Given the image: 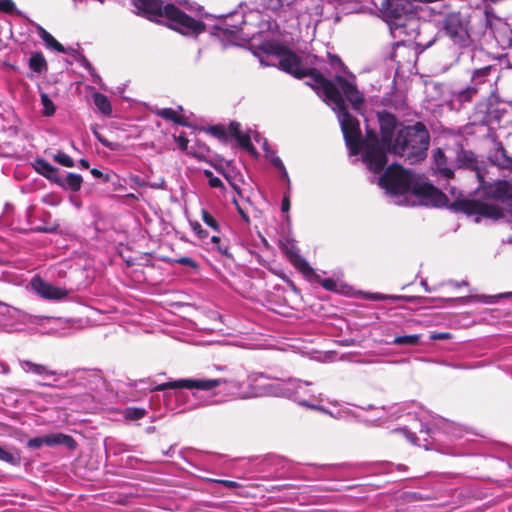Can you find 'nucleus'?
Returning <instances> with one entry per match:
<instances>
[{"instance_id":"obj_56","label":"nucleus","mask_w":512,"mask_h":512,"mask_svg":"<svg viewBox=\"0 0 512 512\" xmlns=\"http://www.w3.org/2000/svg\"><path fill=\"white\" fill-rule=\"evenodd\" d=\"M91 174L97 178H100L103 175L102 172L96 168L91 169Z\"/></svg>"},{"instance_id":"obj_39","label":"nucleus","mask_w":512,"mask_h":512,"mask_svg":"<svg viewBox=\"0 0 512 512\" xmlns=\"http://www.w3.org/2000/svg\"><path fill=\"white\" fill-rule=\"evenodd\" d=\"M191 228L199 239H205L208 237V232L204 230L198 222L191 223Z\"/></svg>"},{"instance_id":"obj_63","label":"nucleus","mask_w":512,"mask_h":512,"mask_svg":"<svg viewBox=\"0 0 512 512\" xmlns=\"http://www.w3.org/2000/svg\"><path fill=\"white\" fill-rule=\"evenodd\" d=\"M31 211H32V207H28L27 210H26L27 216H30Z\"/></svg>"},{"instance_id":"obj_34","label":"nucleus","mask_w":512,"mask_h":512,"mask_svg":"<svg viewBox=\"0 0 512 512\" xmlns=\"http://www.w3.org/2000/svg\"><path fill=\"white\" fill-rule=\"evenodd\" d=\"M202 221L215 231H219L218 221L205 209L201 211Z\"/></svg>"},{"instance_id":"obj_54","label":"nucleus","mask_w":512,"mask_h":512,"mask_svg":"<svg viewBox=\"0 0 512 512\" xmlns=\"http://www.w3.org/2000/svg\"><path fill=\"white\" fill-rule=\"evenodd\" d=\"M450 284L456 288H459L461 286H466L468 283H467V281H461V282L451 281Z\"/></svg>"},{"instance_id":"obj_51","label":"nucleus","mask_w":512,"mask_h":512,"mask_svg":"<svg viewBox=\"0 0 512 512\" xmlns=\"http://www.w3.org/2000/svg\"><path fill=\"white\" fill-rule=\"evenodd\" d=\"M289 209H290V201H289V198L287 196H285L281 203V210L283 212H287Z\"/></svg>"},{"instance_id":"obj_3","label":"nucleus","mask_w":512,"mask_h":512,"mask_svg":"<svg viewBox=\"0 0 512 512\" xmlns=\"http://www.w3.org/2000/svg\"><path fill=\"white\" fill-rule=\"evenodd\" d=\"M457 167L467 168L475 172L479 181V189L487 195L486 201H466L464 211L468 215H475L476 221L480 218L499 219L504 216L503 210L498 205V201H512V179L498 180L494 183L486 184L485 173L480 168L479 161L471 151L462 150L457 156Z\"/></svg>"},{"instance_id":"obj_57","label":"nucleus","mask_w":512,"mask_h":512,"mask_svg":"<svg viewBox=\"0 0 512 512\" xmlns=\"http://www.w3.org/2000/svg\"><path fill=\"white\" fill-rule=\"evenodd\" d=\"M322 12H323V10H322V6H321V5H319V4H318V5H316V7H315V11H314L313 13H314L315 15H317V16H320V15H322Z\"/></svg>"},{"instance_id":"obj_58","label":"nucleus","mask_w":512,"mask_h":512,"mask_svg":"<svg viewBox=\"0 0 512 512\" xmlns=\"http://www.w3.org/2000/svg\"><path fill=\"white\" fill-rule=\"evenodd\" d=\"M79 163H80L82 168H85V169L89 168V162L86 159H81L79 161Z\"/></svg>"},{"instance_id":"obj_27","label":"nucleus","mask_w":512,"mask_h":512,"mask_svg":"<svg viewBox=\"0 0 512 512\" xmlns=\"http://www.w3.org/2000/svg\"><path fill=\"white\" fill-rule=\"evenodd\" d=\"M146 415L144 408L127 407L123 410V416L128 420H138Z\"/></svg>"},{"instance_id":"obj_36","label":"nucleus","mask_w":512,"mask_h":512,"mask_svg":"<svg viewBox=\"0 0 512 512\" xmlns=\"http://www.w3.org/2000/svg\"><path fill=\"white\" fill-rule=\"evenodd\" d=\"M265 152H266V157L270 160L271 164L275 168H277V169L283 168L284 164H283L282 160L275 154V152L270 151L268 148L265 150Z\"/></svg>"},{"instance_id":"obj_16","label":"nucleus","mask_w":512,"mask_h":512,"mask_svg":"<svg viewBox=\"0 0 512 512\" xmlns=\"http://www.w3.org/2000/svg\"><path fill=\"white\" fill-rule=\"evenodd\" d=\"M19 364L25 373H32L43 377L58 375L56 371L49 369L46 365L37 364L29 360H20Z\"/></svg>"},{"instance_id":"obj_30","label":"nucleus","mask_w":512,"mask_h":512,"mask_svg":"<svg viewBox=\"0 0 512 512\" xmlns=\"http://www.w3.org/2000/svg\"><path fill=\"white\" fill-rule=\"evenodd\" d=\"M292 3L293 0H264L265 7L275 12L290 6Z\"/></svg>"},{"instance_id":"obj_38","label":"nucleus","mask_w":512,"mask_h":512,"mask_svg":"<svg viewBox=\"0 0 512 512\" xmlns=\"http://www.w3.org/2000/svg\"><path fill=\"white\" fill-rule=\"evenodd\" d=\"M174 262L180 265L188 266L192 269L198 268L197 262L191 257H180L175 259Z\"/></svg>"},{"instance_id":"obj_20","label":"nucleus","mask_w":512,"mask_h":512,"mask_svg":"<svg viewBox=\"0 0 512 512\" xmlns=\"http://www.w3.org/2000/svg\"><path fill=\"white\" fill-rule=\"evenodd\" d=\"M35 163L37 172H39L41 175H43L44 177L51 181H54L58 184L61 183V180L58 177L57 168L53 167L44 159H37Z\"/></svg>"},{"instance_id":"obj_8","label":"nucleus","mask_w":512,"mask_h":512,"mask_svg":"<svg viewBox=\"0 0 512 512\" xmlns=\"http://www.w3.org/2000/svg\"><path fill=\"white\" fill-rule=\"evenodd\" d=\"M498 78L497 69L494 66H485L474 71L471 84L465 88L455 92L456 100L460 102H468L472 97L481 90L490 91L493 82Z\"/></svg>"},{"instance_id":"obj_18","label":"nucleus","mask_w":512,"mask_h":512,"mask_svg":"<svg viewBox=\"0 0 512 512\" xmlns=\"http://www.w3.org/2000/svg\"><path fill=\"white\" fill-rule=\"evenodd\" d=\"M286 254L293 266L303 274L310 275L312 273L313 270L308 262L298 253L297 249L293 245L286 249Z\"/></svg>"},{"instance_id":"obj_13","label":"nucleus","mask_w":512,"mask_h":512,"mask_svg":"<svg viewBox=\"0 0 512 512\" xmlns=\"http://www.w3.org/2000/svg\"><path fill=\"white\" fill-rule=\"evenodd\" d=\"M246 23V17L238 12H232L228 17L214 26L215 33L220 35H235Z\"/></svg>"},{"instance_id":"obj_60","label":"nucleus","mask_w":512,"mask_h":512,"mask_svg":"<svg viewBox=\"0 0 512 512\" xmlns=\"http://www.w3.org/2000/svg\"><path fill=\"white\" fill-rule=\"evenodd\" d=\"M447 334H438V335H433L432 338L433 339H445L447 338Z\"/></svg>"},{"instance_id":"obj_22","label":"nucleus","mask_w":512,"mask_h":512,"mask_svg":"<svg viewBox=\"0 0 512 512\" xmlns=\"http://www.w3.org/2000/svg\"><path fill=\"white\" fill-rule=\"evenodd\" d=\"M93 100L95 106L102 114L108 116L112 113L110 101L105 95L101 93H95L93 95Z\"/></svg>"},{"instance_id":"obj_21","label":"nucleus","mask_w":512,"mask_h":512,"mask_svg":"<svg viewBox=\"0 0 512 512\" xmlns=\"http://www.w3.org/2000/svg\"><path fill=\"white\" fill-rule=\"evenodd\" d=\"M511 296H512V292H507V293H501V294L492 295V296L469 295V296H465V297L456 298L455 300L461 301V302H464V303H468V302H482V303H486V304H493L499 298L511 297Z\"/></svg>"},{"instance_id":"obj_2","label":"nucleus","mask_w":512,"mask_h":512,"mask_svg":"<svg viewBox=\"0 0 512 512\" xmlns=\"http://www.w3.org/2000/svg\"><path fill=\"white\" fill-rule=\"evenodd\" d=\"M378 185L396 205L442 207L448 204L445 194L439 189L397 164L388 166L378 178Z\"/></svg>"},{"instance_id":"obj_43","label":"nucleus","mask_w":512,"mask_h":512,"mask_svg":"<svg viewBox=\"0 0 512 512\" xmlns=\"http://www.w3.org/2000/svg\"><path fill=\"white\" fill-rule=\"evenodd\" d=\"M248 134H250L251 136V141L254 140L258 144H262L264 150L268 148L267 140L264 137H262L257 131L249 130Z\"/></svg>"},{"instance_id":"obj_26","label":"nucleus","mask_w":512,"mask_h":512,"mask_svg":"<svg viewBox=\"0 0 512 512\" xmlns=\"http://www.w3.org/2000/svg\"><path fill=\"white\" fill-rule=\"evenodd\" d=\"M157 115L166 120H171L177 124H184L182 118L172 108H163L157 111Z\"/></svg>"},{"instance_id":"obj_5","label":"nucleus","mask_w":512,"mask_h":512,"mask_svg":"<svg viewBox=\"0 0 512 512\" xmlns=\"http://www.w3.org/2000/svg\"><path fill=\"white\" fill-rule=\"evenodd\" d=\"M134 6L145 15L165 18L168 26L186 36H197L205 31V25L195 20L174 4L163 5L162 0H132Z\"/></svg>"},{"instance_id":"obj_28","label":"nucleus","mask_w":512,"mask_h":512,"mask_svg":"<svg viewBox=\"0 0 512 512\" xmlns=\"http://www.w3.org/2000/svg\"><path fill=\"white\" fill-rule=\"evenodd\" d=\"M0 460L13 466L20 464L19 454H13L12 452L5 450L0 446Z\"/></svg>"},{"instance_id":"obj_52","label":"nucleus","mask_w":512,"mask_h":512,"mask_svg":"<svg viewBox=\"0 0 512 512\" xmlns=\"http://www.w3.org/2000/svg\"><path fill=\"white\" fill-rule=\"evenodd\" d=\"M0 373L4 374V375H7L10 373L9 366L4 362H0Z\"/></svg>"},{"instance_id":"obj_12","label":"nucleus","mask_w":512,"mask_h":512,"mask_svg":"<svg viewBox=\"0 0 512 512\" xmlns=\"http://www.w3.org/2000/svg\"><path fill=\"white\" fill-rule=\"evenodd\" d=\"M445 29L455 44L466 46L469 43L467 25L461 22L458 17H449L446 21Z\"/></svg>"},{"instance_id":"obj_49","label":"nucleus","mask_w":512,"mask_h":512,"mask_svg":"<svg viewBox=\"0 0 512 512\" xmlns=\"http://www.w3.org/2000/svg\"><path fill=\"white\" fill-rule=\"evenodd\" d=\"M278 170L280 172L282 180L285 181L288 184V186H289L290 185V179H289V175H288V172H287L285 166H283V168H280Z\"/></svg>"},{"instance_id":"obj_35","label":"nucleus","mask_w":512,"mask_h":512,"mask_svg":"<svg viewBox=\"0 0 512 512\" xmlns=\"http://www.w3.org/2000/svg\"><path fill=\"white\" fill-rule=\"evenodd\" d=\"M203 173H204L205 177L208 179V183H209L210 187L218 188V189H222V190L225 189L224 184L221 181V179L214 176L210 170H204Z\"/></svg>"},{"instance_id":"obj_61","label":"nucleus","mask_w":512,"mask_h":512,"mask_svg":"<svg viewBox=\"0 0 512 512\" xmlns=\"http://www.w3.org/2000/svg\"><path fill=\"white\" fill-rule=\"evenodd\" d=\"M407 437L411 442H414L416 439V436L414 434H408Z\"/></svg>"},{"instance_id":"obj_40","label":"nucleus","mask_w":512,"mask_h":512,"mask_svg":"<svg viewBox=\"0 0 512 512\" xmlns=\"http://www.w3.org/2000/svg\"><path fill=\"white\" fill-rule=\"evenodd\" d=\"M94 135L95 137L97 138V140L106 148L110 149V150H116L119 146L118 143H115V142H110L108 141L106 138H104L101 134L97 133V132H94Z\"/></svg>"},{"instance_id":"obj_11","label":"nucleus","mask_w":512,"mask_h":512,"mask_svg":"<svg viewBox=\"0 0 512 512\" xmlns=\"http://www.w3.org/2000/svg\"><path fill=\"white\" fill-rule=\"evenodd\" d=\"M269 384L277 385L279 384L280 387L284 388L285 391L287 390V394H280L281 397H288L292 398L294 401H296L299 404V401L296 399V396L292 393H296V391H299L300 395L302 396V399L306 400L308 403H310V399L314 398V395L310 393L308 387L310 386L309 382H303L299 379H288V380H277L274 382H270Z\"/></svg>"},{"instance_id":"obj_47","label":"nucleus","mask_w":512,"mask_h":512,"mask_svg":"<svg viewBox=\"0 0 512 512\" xmlns=\"http://www.w3.org/2000/svg\"><path fill=\"white\" fill-rule=\"evenodd\" d=\"M215 247H216L217 251H218L221 255H223V256H225V257H227V258H232V255L229 253V247H228V245L223 244V243H221V242H220L219 244H216V245H215Z\"/></svg>"},{"instance_id":"obj_25","label":"nucleus","mask_w":512,"mask_h":512,"mask_svg":"<svg viewBox=\"0 0 512 512\" xmlns=\"http://www.w3.org/2000/svg\"><path fill=\"white\" fill-rule=\"evenodd\" d=\"M40 100L43 106L42 114L47 117L54 115L56 107L50 97L46 93H41Z\"/></svg>"},{"instance_id":"obj_32","label":"nucleus","mask_w":512,"mask_h":512,"mask_svg":"<svg viewBox=\"0 0 512 512\" xmlns=\"http://www.w3.org/2000/svg\"><path fill=\"white\" fill-rule=\"evenodd\" d=\"M379 412L387 413L389 414L387 417H384L382 414L379 415V419L386 421L389 419H395L400 416V406L397 404H394L392 406H389L388 408H381Z\"/></svg>"},{"instance_id":"obj_19","label":"nucleus","mask_w":512,"mask_h":512,"mask_svg":"<svg viewBox=\"0 0 512 512\" xmlns=\"http://www.w3.org/2000/svg\"><path fill=\"white\" fill-rule=\"evenodd\" d=\"M491 162L501 168H512V158L508 157L501 143H497L496 147L489 156Z\"/></svg>"},{"instance_id":"obj_17","label":"nucleus","mask_w":512,"mask_h":512,"mask_svg":"<svg viewBox=\"0 0 512 512\" xmlns=\"http://www.w3.org/2000/svg\"><path fill=\"white\" fill-rule=\"evenodd\" d=\"M228 131L239 143V145L247 150L252 149L251 136L247 132L241 130V125L238 122H231Z\"/></svg>"},{"instance_id":"obj_33","label":"nucleus","mask_w":512,"mask_h":512,"mask_svg":"<svg viewBox=\"0 0 512 512\" xmlns=\"http://www.w3.org/2000/svg\"><path fill=\"white\" fill-rule=\"evenodd\" d=\"M53 159L54 161H56L58 164L64 166V167H73L74 166V161L73 159L67 155L66 153L62 152V151H58L57 153H55L53 155Z\"/></svg>"},{"instance_id":"obj_15","label":"nucleus","mask_w":512,"mask_h":512,"mask_svg":"<svg viewBox=\"0 0 512 512\" xmlns=\"http://www.w3.org/2000/svg\"><path fill=\"white\" fill-rule=\"evenodd\" d=\"M293 394L296 396V399L299 401V405H302V406H305V407H308V408H311L314 410H319L325 414H329L330 416H332L336 419H347L351 415L350 409H348L346 407L338 408L335 411H332V410H328L322 406H319V405H316L313 403H308L306 400L302 399V396L300 395L299 391H296V393H293Z\"/></svg>"},{"instance_id":"obj_44","label":"nucleus","mask_w":512,"mask_h":512,"mask_svg":"<svg viewBox=\"0 0 512 512\" xmlns=\"http://www.w3.org/2000/svg\"><path fill=\"white\" fill-rule=\"evenodd\" d=\"M209 481L212 482V483H215V484L223 485V486H225L227 488H231V489H235V488H239L240 487V484L238 482L231 481V480L210 479Z\"/></svg>"},{"instance_id":"obj_14","label":"nucleus","mask_w":512,"mask_h":512,"mask_svg":"<svg viewBox=\"0 0 512 512\" xmlns=\"http://www.w3.org/2000/svg\"><path fill=\"white\" fill-rule=\"evenodd\" d=\"M433 170L435 174L444 179L454 177L453 169L448 165L447 158L441 149H437L433 154Z\"/></svg>"},{"instance_id":"obj_29","label":"nucleus","mask_w":512,"mask_h":512,"mask_svg":"<svg viewBox=\"0 0 512 512\" xmlns=\"http://www.w3.org/2000/svg\"><path fill=\"white\" fill-rule=\"evenodd\" d=\"M65 185L72 191H78L82 185V177L79 174L68 173L65 179Z\"/></svg>"},{"instance_id":"obj_37","label":"nucleus","mask_w":512,"mask_h":512,"mask_svg":"<svg viewBox=\"0 0 512 512\" xmlns=\"http://www.w3.org/2000/svg\"><path fill=\"white\" fill-rule=\"evenodd\" d=\"M321 286L328 291H338L340 284L332 278H325L321 281Z\"/></svg>"},{"instance_id":"obj_55","label":"nucleus","mask_w":512,"mask_h":512,"mask_svg":"<svg viewBox=\"0 0 512 512\" xmlns=\"http://www.w3.org/2000/svg\"><path fill=\"white\" fill-rule=\"evenodd\" d=\"M175 1L178 2L179 4L183 5L186 9H189V10L192 9V6L186 0H175Z\"/></svg>"},{"instance_id":"obj_10","label":"nucleus","mask_w":512,"mask_h":512,"mask_svg":"<svg viewBox=\"0 0 512 512\" xmlns=\"http://www.w3.org/2000/svg\"><path fill=\"white\" fill-rule=\"evenodd\" d=\"M43 445H47L50 447L57 446V445H64L68 447L69 449H75L76 448V442L75 440L66 434L63 433H56L51 434L43 437H35L31 438L27 441V447L31 449H39Z\"/></svg>"},{"instance_id":"obj_48","label":"nucleus","mask_w":512,"mask_h":512,"mask_svg":"<svg viewBox=\"0 0 512 512\" xmlns=\"http://www.w3.org/2000/svg\"><path fill=\"white\" fill-rule=\"evenodd\" d=\"M85 67L87 68L90 75L94 78L95 81L100 80V77L95 73V70L87 60H85Z\"/></svg>"},{"instance_id":"obj_4","label":"nucleus","mask_w":512,"mask_h":512,"mask_svg":"<svg viewBox=\"0 0 512 512\" xmlns=\"http://www.w3.org/2000/svg\"><path fill=\"white\" fill-rule=\"evenodd\" d=\"M220 385H225L224 391L233 397L248 399L268 395L287 394V390L279 384H269V380L263 374L248 376V385L245 386L237 378L224 377L218 379H180L160 384L151 390L163 391L165 389L186 388L208 391Z\"/></svg>"},{"instance_id":"obj_1","label":"nucleus","mask_w":512,"mask_h":512,"mask_svg":"<svg viewBox=\"0 0 512 512\" xmlns=\"http://www.w3.org/2000/svg\"><path fill=\"white\" fill-rule=\"evenodd\" d=\"M259 48L267 57L275 60L270 63L271 65H278L283 71L296 78L310 77L311 82L308 84L337 114L350 154L358 155L362 152V160L367 168L374 173H380L387 163L386 153L392 148L398 130L401 128L394 115L381 112L378 113L381 140L369 127L366 129L365 139L362 138L359 121L347 111L345 99L350 102L356 112L363 114L364 97L357 89L355 76L346 71L341 60L337 56H331V64L333 66L337 64L343 71V74H336L333 82L317 71L316 66L320 60L314 55H306L304 59L299 58L275 40L264 41Z\"/></svg>"},{"instance_id":"obj_24","label":"nucleus","mask_w":512,"mask_h":512,"mask_svg":"<svg viewBox=\"0 0 512 512\" xmlns=\"http://www.w3.org/2000/svg\"><path fill=\"white\" fill-rule=\"evenodd\" d=\"M29 66L34 72L41 73L46 70L47 64L42 54L37 53L31 56Z\"/></svg>"},{"instance_id":"obj_45","label":"nucleus","mask_w":512,"mask_h":512,"mask_svg":"<svg viewBox=\"0 0 512 512\" xmlns=\"http://www.w3.org/2000/svg\"><path fill=\"white\" fill-rule=\"evenodd\" d=\"M174 139L178 145V147L182 150V151H185L187 150V147H188V139L186 138L185 134L184 133H180V134H174Z\"/></svg>"},{"instance_id":"obj_23","label":"nucleus","mask_w":512,"mask_h":512,"mask_svg":"<svg viewBox=\"0 0 512 512\" xmlns=\"http://www.w3.org/2000/svg\"><path fill=\"white\" fill-rule=\"evenodd\" d=\"M40 37L45 42L47 47L53 48L58 52H64V47L46 30H40Z\"/></svg>"},{"instance_id":"obj_9","label":"nucleus","mask_w":512,"mask_h":512,"mask_svg":"<svg viewBox=\"0 0 512 512\" xmlns=\"http://www.w3.org/2000/svg\"><path fill=\"white\" fill-rule=\"evenodd\" d=\"M31 288L41 298L51 301H60L69 295V290L55 286L50 282L43 280L39 276H35L31 280Z\"/></svg>"},{"instance_id":"obj_53","label":"nucleus","mask_w":512,"mask_h":512,"mask_svg":"<svg viewBox=\"0 0 512 512\" xmlns=\"http://www.w3.org/2000/svg\"><path fill=\"white\" fill-rule=\"evenodd\" d=\"M236 209H237L238 213L241 215V217H242L245 221H247V222H248V221H249L248 215L243 211V209H242L239 205H237V208H236Z\"/></svg>"},{"instance_id":"obj_46","label":"nucleus","mask_w":512,"mask_h":512,"mask_svg":"<svg viewBox=\"0 0 512 512\" xmlns=\"http://www.w3.org/2000/svg\"><path fill=\"white\" fill-rule=\"evenodd\" d=\"M15 10V4L12 0H0V11L12 13Z\"/></svg>"},{"instance_id":"obj_62","label":"nucleus","mask_w":512,"mask_h":512,"mask_svg":"<svg viewBox=\"0 0 512 512\" xmlns=\"http://www.w3.org/2000/svg\"><path fill=\"white\" fill-rule=\"evenodd\" d=\"M421 285L425 288L426 291H428V292L430 291L426 281H421Z\"/></svg>"},{"instance_id":"obj_42","label":"nucleus","mask_w":512,"mask_h":512,"mask_svg":"<svg viewBox=\"0 0 512 512\" xmlns=\"http://www.w3.org/2000/svg\"><path fill=\"white\" fill-rule=\"evenodd\" d=\"M51 318L47 316H41V315H29L26 319V321L30 324L35 325H42L46 321H49Z\"/></svg>"},{"instance_id":"obj_6","label":"nucleus","mask_w":512,"mask_h":512,"mask_svg":"<svg viewBox=\"0 0 512 512\" xmlns=\"http://www.w3.org/2000/svg\"><path fill=\"white\" fill-rule=\"evenodd\" d=\"M422 0H382L379 11L388 24L391 35L401 39L415 30L417 19L414 3Z\"/></svg>"},{"instance_id":"obj_50","label":"nucleus","mask_w":512,"mask_h":512,"mask_svg":"<svg viewBox=\"0 0 512 512\" xmlns=\"http://www.w3.org/2000/svg\"><path fill=\"white\" fill-rule=\"evenodd\" d=\"M399 297L397 296H387V295H383V294H374L371 299L373 300H385V299H398Z\"/></svg>"},{"instance_id":"obj_64","label":"nucleus","mask_w":512,"mask_h":512,"mask_svg":"<svg viewBox=\"0 0 512 512\" xmlns=\"http://www.w3.org/2000/svg\"><path fill=\"white\" fill-rule=\"evenodd\" d=\"M42 386L53 387L51 383H41Z\"/></svg>"},{"instance_id":"obj_31","label":"nucleus","mask_w":512,"mask_h":512,"mask_svg":"<svg viewBox=\"0 0 512 512\" xmlns=\"http://www.w3.org/2000/svg\"><path fill=\"white\" fill-rule=\"evenodd\" d=\"M420 340V335L413 334V335H404V336H397L393 340V344L395 345H416L418 344Z\"/></svg>"},{"instance_id":"obj_7","label":"nucleus","mask_w":512,"mask_h":512,"mask_svg":"<svg viewBox=\"0 0 512 512\" xmlns=\"http://www.w3.org/2000/svg\"><path fill=\"white\" fill-rule=\"evenodd\" d=\"M429 133L425 126L416 123L398 130L394 144L389 152L405 158L409 163L423 160L429 147Z\"/></svg>"},{"instance_id":"obj_59","label":"nucleus","mask_w":512,"mask_h":512,"mask_svg":"<svg viewBox=\"0 0 512 512\" xmlns=\"http://www.w3.org/2000/svg\"><path fill=\"white\" fill-rule=\"evenodd\" d=\"M221 241V239L218 237V236H212L211 237V242L216 245V244H219Z\"/></svg>"},{"instance_id":"obj_41","label":"nucleus","mask_w":512,"mask_h":512,"mask_svg":"<svg viewBox=\"0 0 512 512\" xmlns=\"http://www.w3.org/2000/svg\"><path fill=\"white\" fill-rule=\"evenodd\" d=\"M94 135L95 137L97 138V140L106 148L110 149V150H116L119 146L118 143H115V142H110L108 141L106 138H104L101 134L97 133V132H94Z\"/></svg>"}]
</instances>
